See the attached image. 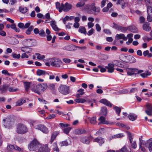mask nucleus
I'll return each mask as SVG.
<instances>
[{
    "label": "nucleus",
    "mask_w": 152,
    "mask_h": 152,
    "mask_svg": "<svg viewBox=\"0 0 152 152\" xmlns=\"http://www.w3.org/2000/svg\"><path fill=\"white\" fill-rule=\"evenodd\" d=\"M48 88V85L47 83H39L37 85L32 84L31 86V90L40 95L41 91H44Z\"/></svg>",
    "instance_id": "nucleus-1"
},
{
    "label": "nucleus",
    "mask_w": 152,
    "mask_h": 152,
    "mask_svg": "<svg viewBox=\"0 0 152 152\" xmlns=\"http://www.w3.org/2000/svg\"><path fill=\"white\" fill-rule=\"evenodd\" d=\"M120 58L121 60L127 63H132L136 61V59L133 56L130 55L122 54L120 55Z\"/></svg>",
    "instance_id": "nucleus-2"
},
{
    "label": "nucleus",
    "mask_w": 152,
    "mask_h": 152,
    "mask_svg": "<svg viewBox=\"0 0 152 152\" xmlns=\"http://www.w3.org/2000/svg\"><path fill=\"white\" fill-rule=\"evenodd\" d=\"M147 6V12L148 15L147 20L148 22L152 21V7L150 6V0H144Z\"/></svg>",
    "instance_id": "nucleus-3"
},
{
    "label": "nucleus",
    "mask_w": 152,
    "mask_h": 152,
    "mask_svg": "<svg viewBox=\"0 0 152 152\" xmlns=\"http://www.w3.org/2000/svg\"><path fill=\"white\" fill-rule=\"evenodd\" d=\"M41 144L36 139H34L28 145V148L30 151H34L38 150Z\"/></svg>",
    "instance_id": "nucleus-4"
},
{
    "label": "nucleus",
    "mask_w": 152,
    "mask_h": 152,
    "mask_svg": "<svg viewBox=\"0 0 152 152\" xmlns=\"http://www.w3.org/2000/svg\"><path fill=\"white\" fill-rule=\"evenodd\" d=\"M28 130L27 128L24 124L20 123L17 125V132L19 134H24L27 132Z\"/></svg>",
    "instance_id": "nucleus-5"
},
{
    "label": "nucleus",
    "mask_w": 152,
    "mask_h": 152,
    "mask_svg": "<svg viewBox=\"0 0 152 152\" xmlns=\"http://www.w3.org/2000/svg\"><path fill=\"white\" fill-rule=\"evenodd\" d=\"M49 62L51 65L57 67H59L62 62L60 59L57 58H52L49 59Z\"/></svg>",
    "instance_id": "nucleus-6"
},
{
    "label": "nucleus",
    "mask_w": 152,
    "mask_h": 152,
    "mask_svg": "<svg viewBox=\"0 0 152 152\" xmlns=\"http://www.w3.org/2000/svg\"><path fill=\"white\" fill-rule=\"evenodd\" d=\"M58 90L60 93L64 95H67L70 93L69 86L65 85L60 86L58 88Z\"/></svg>",
    "instance_id": "nucleus-7"
},
{
    "label": "nucleus",
    "mask_w": 152,
    "mask_h": 152,
    "mask_svg": "<svg viewBox=\"0 0 152 152\" xmlns=\"http://www.w3.org/2000/svg\"><path fill=\"white\" fill-rule=\"evenodd\" d=\"M35 41L34 40L28 39L24 40L22 43L25 47H31L34 46Z\"/></svg>",
    "instance_id": "nucleus-8"
},
{
    "label": "nucleus",
    "mask_w": 152,
    "mask_h": 152,
    "mask_svg": "<svg viewBox=\"0 0 152 152\" xmlns=\"http://www.w3.org/2000/svg\"><path fill=\"white\" fill-rule=\"evenodd\" d=\"M35 127L36 129L41 131L45 133H47L48 132V128L43 125H37L35 126Z\"/></svg>",
    "instance_id": "nucleus-9"
},
{
    "label": "nucleus",
    "mask_w": 152,
    "mask_h": 152,
    "mask_svg": "<svg viewBox=\"0 0 152 152\" xmlns=\"http://www.w3.org/2000/svg\"><path fill=\"white\" fill-rule=\"evenodd\" d=\"M143 146L148 148L150 152L152 151V138H151L146 141L145 144H144Z\"/></svg>",
    "instance_id": "nucleus-10"
},
{
    "label": "nucleus",
    "mask_w": 152,
    "mask_h": 152,
    "mask_svg": "<svg viewBox=\"0 0 152 152\" xmlns=\"http://www.w3.org/2000/svg\"><path fill=\"white\" fill-rule=\"evenodd\" d=\"M141 137L139 138V147L140 149L142 151L145 152L146 151L145 148L143 146L145 143L146 142V141H145L142 140V136L140 137Z\"/></svg>",
    "instance_id": "nucleus-11"
},
{
    "label": "nucleus",
    "mask_w": 152,
    "mask_h": 152,
    "mask_svg": "<svg viewBox=\"0 0 152 152\" xmlns=\"http://www.w3.org/2000/svg\"><path fill=\"white\" fill-rule=\"evenodd\" d=\"M89 138L87 136H83L80 137V140L82 143L89 144L90 143Z\"/></svg>",
    "instance_id": "nucleus-12"
},
{
    "label": "nucleus",
    "mask_w": 152,
    "mask_h": 152,
    "mask_svg": "<svg viewBox=\"0 0 152 152\" xmlns=\"http://www.w3.org/2000/svg\"><path fill=\"white\" fill-rule=\"evenodd\" d=\"M150 23L148 22H145L142 26L143 29L146 31H149L151 29V27L150 26Z\"/></svg>",
    "instance_id": "nucleus-13"
},
{
    "label": "nucleus",
    "mask_w": 152,
    "mask_h": 152,
    "mask_svg": "<svg viewBox=\"0 0 152 152\" xmlns=\"http://www.w3.org/2000/svg\"><path fill=\"white\" fill-rule=\"evenodd\" d=\"M75 47V45H66L63 48V49L69 51H74L76 50Z\"/></svg>",
    "instance_id": "nucleus-14"
},
{
    "label": "nucleus",
    "mask_w": 152,
    "mask_h": 152,
    "mask_svg": "<svg viewBox=\"0 0 152 152\" xmlns=\"http://www.w3.org/2000/svg\"><path fill=\"white\" fill-rule=\"evenodd\" d=\"M23 84L24 85L25 90L26 91H28L30 88L31 89V85L32 84H35L31 82H23Z\"/></svg>",
    "instance_id": "nucleus-15"
},
{
    "label": "nucleus",
    "mask_w": 152,
    "mask_h": 152,
    "mask_svg": "<svg viewBox=\"0 0 152 152\" xmlns=\"http://www.w3.org/2000/svg\"><path fill=\"white\" fill-rule=\"evenodd\" d=\"M56 9L58 10L59 12H61L62 11L64 7V4L63 3H62L60 4L59 2H56Z\"/></svg>",
    "instance_id": "nucleus-16"
},
{
    "label": "nucleus",
    "mask_w": 152,
    "mask_h": 152,
    "mask_svg": "<svg viewBox=\"0 0 152 152\" xmlns=\"http://www.w3.org/2000/svg\"><path fill=\"white\" fill-rule=\"evenodd\" d=\"M114 65L113 64L109 63L108 66H106L105 68L108 69L107 72L109 73H112L114 70Z\"/></svg>",
    "instance_id": "nucleus-17"
},
{
    "label": "nucleus",
    "mask_w": 152,
    "mask_h": 152,
    "mask_svg": "<svg viewBox=\"0 0 152 152\" xmlns=\"http://www.w3.org/2000/svg\"><path fill=\"white\" fill-rule=\"evenodd\" d=\"M38 150L40 152H48L49 151V149L47 145L42 146L41 145V146L39 147Z\"/></svg>",
    "instance_id": "nucleus-18"
},
{
    "label": "nucleus",
    "mask_w": 152,
    "mask_h": 152,
    "mask_svg": "<svg viewBox=\"0 0 152 152\" xmlns=\"http://www.w3.org/2000/svg\"><path fill=\"white\" fill-rule=\"evenodd\" d=\"M14 22V20L11 19H10V23H12V25H10V27L11 28L15 30L16 32H19L20 31L19 29L17 28L16 27L15 24L13 23Z\"/></svg>",
    "instance_id": "nucleus-19"
},
{
    "label": "nucleus",
    "mask_w": 152,
    "mask_h": 152,
    "mask_svg": "<svg viewBox=\"0 0 152 152\" xmlns=\"http://www.w3.org/2000/svg\"><path fill=\"white\" fill-rule=\"evenodd\" d=\"M63 10L64 12H67L69 11L72 8L71 4H69L68 2H66L64 5Z\"/></svg>",
    "instance_id": "nucleus-20"
},
{
    "label": "nucleus",
    "mask_w": 152,
    "mask_h": 152,
    "mask_svg": "<svg viewBox=\"0 0 152 152\" xmlns=\"http://www.w3.org/2000/svg\"><path fill=\"white\" fill-rule=\"evenodd\" d=\"M94 142H98L100 145H101L104 142V139L101 137H98L94 140Z\"/></svg>",
    "instance_id": "nucleus-21"
},
{
    "label": "nucleus",
    "mask_w": 152,
    "mask_h": 152,
    "mask_svg": "<svg viewBox=\"0 0 152 152\" xmlns=\"http://www.w3.org/2000/svg\"><path fill=\"white\" fill-rule=\"evenodd\" d=\"M99 102L110 107H111L112 106V104L106 99H102L100 100Z\"/></svg>",
    "instance_id": "nucleus-22"
},
{
    "label": "nucleus",
    "mask_w": 152,
    "mask_h": 152,
    "mask_svg": "<svg viewBox=\"0 0 152 152\" xmlns=\"http://www.w3.org/2000/svg\"><path fill=\"white\" fill-rule=\"evenodd\" d=\"M115 38L117 39H123L124 41L126 40L127 39V37H125L124 34H116Z\"/></svg>",
    "instance_id": "nucleus-23"
},
{
    "label": "nucleus",
    "mask_w": 152,
    "mask_h": 152,
    "mask_svg": "<svg viewBox=\"0 0 152 152\" xmlns=\"http://www.w3.org/2000/svg\"><path fill=\"white\" fill-rule=\"evenodd\" d=\"M98 120L100 121V123L102 124H109V123L107 121H106L105 118L103 116H100L98 119Z\"/></svg>",
    "instance_id": "nucleus-24"
},
{
    "label": "nucleus",
    "mask_w": 152,
    "mask_h": 152,
    "mask_svg": "<svg viewBox=\"0 0 152 152\" xmlns=\"http://www.w3.org/2000/svg\"><path fill=\"white\" fill-rule=\"evenodd\" d=\"M86 132V131L85 129H78L75 130V133L76 134H85Z\"/></svg>",
    "instance_id": "nucleus-25"
},
{
    "label": "nucleus",
    "mask_w": 152,
    "mask_h": 152,
    "mask_svg": "<svg viewBox=\"0 0 152 152\" xmlns=\"http://www.w3.org/2000/svg\"><path fill=\"white\" fill-rule=\"evenodd\" d=\"M129 30L133 33H136L138 31V29L134 26H131L128 27Z\"/></svg>",
    "instance_id": "nucleus-26"
},
{
    "label": "nucleus",
    "mask_w": 152,
    "mask_h": 152,
    "mask_svg": "<svg viewBox=\"0 0 152 152\" xmlns=\"http://www.w3.org/2000/svg\"><path fill=\"white\" fill-rule=\"evenodd\" d=\"M58 132L55 131L52 134L51 139L50 141V143H52L53 140L55 139L57 136L59 134Z\"/></svg>",
    "instance_id": "nucleus-27"
},
{
    "label": "nucleus",
    "mask_w": 152,
    "mask_h": 152,
    "mask_svg": "<svg viewBox=\"0 0 152 152\" xmlns=\"http://www.w3.org/2000/svg\"><path fill=\"white\" fill-rule=\"evenodd\" d=\"M3 121L4 122V125L5 128H9L10 121L9 119L8 118H6L3 119Z\"/></svg>",
    "instance_id": "nucleus-28"
},
{
    "label": "nucleus",
    "mask_w": 152,
    "mask_h": 152,
    "mask_svg": "<svg viewBox=\"0 0 152 152\" xmlns=\"http://www.w3.org/2000/svg\"><path fill=\"white\" fill-rule=\"evenodd\" d=\"M50 25L53 28L55 31H58L60 30L56 25V23L54 21H52L51 22Z\"/></svg>",
    "instance_id": "nucleus-29"
},
{
    "label": "nucleus",
    "mask_w": 152,
    "mask_h": 152,
    "mask_svg": "<svg viewBox=\"0 0 152 152\" xmlns=\"http://www.w3.org/2000/svg\"><path fill=\"white\" fill-rule=\"evenodd\" d=\"M91 6L89 4H86L83 8V10H86L88 13H90L91 12V9H90Z\"/></svg>",
    "instance_id": "nucleus-30"
},
{
    "label": "nucleus",
    "mask_w": 152,
    "mask_h": 152,
    "mask_svg": "<svg viewBox=\"0 0 152 152\" xmlns=\"http://www.w3.org/2000/svg\"><path fill=\"white\" fill-rule=\"evenodd\" d=\"M8 87L9 86L8 85H4L3 86L1 87L0 88V91L2 93H5L8 88Z\"/></svg>",
    "instance_id": "nucleus-31"
},
{
    "label": "nucleus",
    "mask_w": 152,
    "mask_h": 152,
    "mask_svg": "<svg viewBox=\"0 0 152 152\" xmlns=\"http://www.w3.org/2000/svg\"><path fill=\"white\" fill-rule=\"evenodd\" d=\"M128 117L129 120L132 121L135 120L137 118V116L134 114H130Z\"/></svg>",
    "instance_id": "nucleus-32"
},
{
    "label": "nucleus",
    "mask_w": 152,
    "mask_h": 152,
    "mask_svg": "<svg viewBox=\"0 0 152 152\" xmlns=\"http://www.w3.org/2000/svg\"><path fill=\"white\" fill-rule=\"evenodd\" d=\"M101 115L106 116L107 113V109L106 107H103L101 108Z\"/></svg>",
    "instance_id": "nucleus-33"
},
{
    "label": "nucleus",
    "mask_w": 152,
    "mask_h": 152,
    "mask_svg": "<svg viewBox=\"0 0 152 152\" xmlns=\"http://www.w3.org/2000/svg\"><path fill=\"white\" fill-rule=\"evenodd\" d=\"M126 132L127 133L128 137L130 143H132V142H133L134 136L130 132L128 131H126Z\"/></svg>",
    "instance_id": "nucleus-34"
},
{
    "label": "nucleus",
    "mask_w": 152,
    "mask_h": 152,
    "mask_svg": "<svg viewBox=\"0 0 152 152\" xmlns=\"http://www.w3.org/2000/svg\"><path fill=\"white\" fill-rule=\"evenodd\" d=\"M46 74L48 75V73L46 72L45 71L42 70L38 69L37 71V74L39 76L45 75Z\"/></svg>",
    "instance_id": "nucleus-35"
},
{
    "label": "nucleus",
    "mask_w": 152,
    "mask_h": 152,
    "mask_svg": "<svg viewBox=\"0 0 152 152\" xmlns=\"http://www.w3.org/2000/svg\"><path fill=\"white\" fill-rule=\"evenodd\" d=\"M26 102L25 100L23 99H20L16 102V106H20L22 105L23 103Z\"/></svg>",
    "instance_id": "nucleus-36"
},
{
    "label": "nucleus",
    "mask_w": 152,
    "mask_h": 152,
    "mask_svg": "<svg viewBox=\"0 0 152 152\" xmlns=\"http://www.w3.org/2000/svg\"><path fill=\"white\" fill-rule=\"evenodd\" d=\"M78 31L81 33L84 34L85 35H86L87 33L86 29L84 26L80 27Z\"/></svg>",
    "instance_id": "nucleus-37"
},
{
    "label": "nucleus",
    "mask_w": 152,
    "mask_h": 152,
    "mask_svg": "<svg viewBox=\"0 0 152 152\" xmlns=\"http://www.w3.org/2000/svg\"><path fill=\"white\" fill-rule=\"evenodd\" d=\"M113 109L118 115L119 116L121 111V108L117 106H115L114 107Z\"/></svg>",
    "instance_id": "nucleus-38"
},
{
    "label": "nucleus",
    "mask_w": 152,
    "mask_h": 152,
    "mask_svg": "<svg viewBox=\"0 0 152 152\" xmlns=\"http://www.w3.org/2000/svg\"><path fill=\"white\" fill-rule=\"evenodd\" d=\"M11 42L10 43L11 44H16L18 43V40L15 37H12L11 38Z\"/></svg>",
    "instance_id": "nucleus-39"
},
{
    "label": "nucleus",
    "mask_w": 152,
    "mask_h": 152,
    "mask_svg": "<svg viewBox=\"0 0 152 152\" xmlns=\"http://www.w3.org/2000/svg\"><path fill=\"white\" fill-rule=\"evenodd\" d=\"M34 27L33 26H30L26 31V33L28 35H29L31 34V31L33 29Z\"/></svg>",
    "instance_id": "nucleus-40"
},
{
    "label": "nucleus",
    "mask_w": 152,
    "mask_h": 152,
    "mask_svg": "<svg viewBox=\"0 0 152 152\" xmlns=\"http://www.w3.org/2000/svg\"><path fill=\"white\" fill-rule=\"evenodd\" d=\"M19 10L22 13H25L27 12L28 9L26 7L22 8L21 7H20Z\"/></svg>",
    "instance_id": "nucleus-41"
},
{
    "label": "nucleus",
    "mask_w": 152,
    "mask_h": 152,
    "mask_svg": "<svg viewBox=\"0 0 152 152\" xmlns=\"http://www.w3.org/2000/svg\"><path fill=\"white\" fill-rule=\"evenodd\" d=\"M75 101L77 103H83L86 102V100L83 99L78 98L75 100Z\"/></svg>",
    "instance_id": "nucleus-42"
},
{
    "label": "nucleus",
    "mask_w": 152,
    "mask_h": 152,
    "mask_svg": "<svg viewBox=\"0 0 152 152\" xmlns=\"http://www.w3.org/2000/svg\"><path fill=\"white\" fill-rule=\"evenodd\" d=\"M85 4V2L84 1H80L77 3L76 5V7H83Z\"/></svg>",
    "instance_id": "nucleus-43"
},
{
    "label": "nucleus",
    "mask_w": 152,
    "mask_h": 152,
    "mask_svg": "<svg viewBox=\"0 0 152 152\" xmlns=\"http://www.w3.org/2000/svg\"><path fill=\"white\" fill-rule=\"evenodd\" d=\"M71 129L72 128L70 127L65 128L63 129L64 132L66 134H68Z\"/></svg>",
    "instance_id": "nucleus-44"
},
{
    "label": "nucleus",
    "mask_w": 152,
    "mask_h": 152,
    "mask_svg": "<svg viewBox=\"0 0 152 152\" xmlns=\"http://www.w3.org/2000/svg\"><path fill=\"white\" fill-rule=\"evenodd\" d=\"M128 29V28L127 27H122L120 26L118 30H120L123 32H125L127 31Z\"/></svg>",
    "instance_id": "nucleus-45"
},
{
    "label": "nucleus",
    "mask_w": 152,
    "mask_h": 152,
    "mask_svg": "<svg viewBox=\"0 0 152 152\" xmlns=\"http://www.w3.org/2000/svg\"><path fill=\"white\" fill-rule=\"evenodd\" d=\"M96 117H94L91 118L90 119V122L93 124H95L96 123Z\"/></svg>",
    "instance_id": "nucleus-46"
},
{
    "label": "nucleus",
    "mask_w": 152,
    "mask_h": 152,
    "mask_svg": "<svg viewBox=\"0 0 152 152\" xmlns=\"http://www.w3.org/2000/svg\"><path fill=\"white\" fill-rule=\"evenodd\" d=\"M11 56L14 58L19 59L20 57V54H17L14 53H12Z\"/></svg>",
    "instance_id": "nucleus-47"
},
{
    "label": "nucleus",
    "mask_w": 152,
    "mask_h": 152,
    "mask_svg": "<svg viewBox=\"0 0 152 152\" xmlns=\"http://www.w3.org/2000/svg\"><path fill=\"white\" fill-rule=\"evenodd\" d=\"M69 144L67 140H66L61 142V146H67Z\"/></svg>",
    "instance_id": "nucleus-48"
},
{
    "label": "nucleus",
    "mask_w": 152,
    "mask_h": 152,
    "mask_svg": "<svg viewBox=\"0 0 152 152\" xmlns=\"http://www.w3.org/2000/svg\"><path fill=\"white\" fill-rule=\"evenodd\" d=\"M48 87L50 90H53L55 88V86L54 84L50 83L48 84Z\"/></svg>",
    "instance_id": "nucleus-49"
},
{
    "label": "nucleus",
    "mask_w": 152,
    "mask_h": 152,
    "mask_svg": "<svg viewBox=\"0 0 152 152\" xmlns=\"http://www.w3.org/2000/svg\"><path fill=\"white\" fill-rule=\"evenodd\" d=\"M91 10L94 12H100V8L99 7H94L93 8H91Z\"/></svg>",
    "instance_id": "nucleus-50"
},
{
    "label": "nucleus",
    "mask_w": 152,
    "mask_h": 152,
    "mask_svg": "<svg viewBox=\"0 0 152 152\" xmlns=\"http://www.w3.org/2000/svg\"><path fill=\"white\" fill-rule=\"evenodd\" d=\"M114 62L116 66L119 67H121L122 65V64H121V63L120 61L118 60H114Z\"/></svg>",
    "instance_id": "nucleus-51"
},
{
    "label": "nucleus",
    "mask_w": 152,
    "mask_h": 152,
    "mask_svg": "<svg viewBox=\"0 0 152 152\" xmlns=\"http://www.w3.org/2000/svg\"><path fill=\"white\" fill-rule=\"evenodd\" d=\"M120 152H131V151H130L128 150L126 146H124L121 149Z\"/></svg>",
    "instance_id": "nucleus-52"
},
{
    "label": "nucleus",
    "mask_w": 152,
    "mask_h": 152,
    "mask_svg": "<svg viewBox=\"0 0 152 152\" xmlns=\"http://www.w3.org/2000/svg\"><path fill=\"white\" fill-rule=\"evenodd\" d=\"M129 91L126 89H124L120 91H119V93L120 94H124L127 93Z\"/></svg>",
    "instance_id": "nucleus-53"
},
{
    "label": "nucleus",
    "mask_w": 152,
    "mask_h": 152,
    "mask_svg": "<svg viewBox=\"0 0 152 152\" xmlns=\"http://www.w3.org/2000/svg\"><path fill=\"white\" fill-rule=\"evenodd\" d=\"M124 135L122 133L118 134L115 135H114L113 137L114 138H119L122 137H124Z\"/></svg>",
    "instance_id": "nucleus-54"
},
{
    "label": "nucleus",
    "mask_w": 152,
    "mask_h": 152,
    "mask_svg": "<svg viewBox=\"0 0 152 152\" xmlns=\"http://www.w3.org/2000/svg\"><path fill=\"white\" fill-rule=\"evenodd\" d=\"M117 4H121L122 7L125 5V3L124 0H118Z\"/></svg>",
    "instance_id": "nucleus-55"
},
{
    "label": "nucleus",
    "mask_w": 152,
    "mask_h": 152,
    "mask_svg": "<svg viewBox=\"0 0 152 152\" xmlns=\"http://www.w3.org/2000/svg\"><path fill=\"white\" fill-rule=\"evenodd\" d=\"M39 34L42 37H44L46 36L45 33L43 29H42L39 31Z\"/></svg>",
    "instance_id": "nucleus-56"
},
{
    "label": "nucleus",
    "mask_w": 152,
    "mask_h": 152,
    "mask_svg": "<svg viewBox=\"0 0 152 152\" xmlns=\"http://www.w3.org/2000/svg\"><path fill=\"white\" fill-rule=\"evenodd\" d=\"M113 28H115L116 29L119 30L120 26L118 25L115 24V23H113Z\"/></svg>",
    "instance_id": "nucleus-57"
},
{
    "label": "nucleus",
    "mask_w": 152,
    "mask_h": 152,
    "mask_svg": "<svg viewBox=\"0 0 152 152\" xmlns=\"http://www.w3.org/2000/svg\"><path fill=\"white\" fill-rule=\"evenodd\" d=\"M95 30L93 28H91V29L88 31L87 33V34L88 36L92 35L94 32Z\"/></svg>",
    "instance_id": "nucleus-58"
},
{
    "label": "nucleus",
    "mask_w": 152,
    "mask_h": 152,
    "mask_svg": "<svg viewBox=\"0 0 152 152\" xmlns=\"http://www.w3.org/2000/svg\"><path fill=\"white\" fill-rule=\"evenodd\" d=\"M130 143L131 144V146L132 148L134 149H135L136 148L137 145L136 141H133V142H132V143Z\"/></svg>",
    "instance_id": "nucleus-59"
},
{
    "label": "nucleus",
    "mask_w": 152,
    "mask_h": 152,
    "mask_svg": "<svg viewBox=\"0 0 152 152\" xmlns=\"http://www.w3.org/2000/svg\"><path fill=\"white\" fill-rule=\"evenodd\" d=\"M37 16L39 18L45 19V16L41 13H38L37 14Z\"/></svg>",
    "instance_id": "nucleus-60"
},
{
    "label": "nucleus",
    "mask_w": 152,
    "mask_h": 152,
    "mask_svg": "<svg viewBox=\"0 0 152 152\" xmlns=\"http://www.w3.org/2000/svg\"><path fill=\"white\" fill-rule=\"evenodd\" d=\"M18 26L20 28L24 29V24L22 23H19L18 24Z\"/></svg>",
    "instance_id": "nucleus-61"
},
{
    "label": "nucleus",
    "mask_w": 152,
    "mask_h": 152,
    "mask_svg": "<svg viewBox=\"0 0 152 152\" xmlns=\"http://www.w3.org/2000/svg\"><path fill=\"white\" fill-rule=\"evenodd\" d=\"M59 125L62 127L63 128L67 127L70 126V125L69 124H63L62 123H60Z\"/></svg>",
    "instance_id": "nucleus-62"
},
{
    "label": "nucleus",
    "mask_w": 152,
    "mask_h": 152,
    "mask_svg": "<svg viewBox=\"0 0 152 152\" xmlns=\"http://www.w3.org/2000/svg\"><path fill=\"white\" fill-rule=\"evenodd\" d=\"M145 20V18L143 16H140L139 18L140 23H144V21Z\"/></svg>",
    "instance_id": "nucleus-63"
},
{
    "label": "nucleus",
    "mask_w": 152,
    "mask_h": 152,
    "mask_svg": "<svg viewBox=\"0 0 152 152\" xmlns=\"http://www.w3.org/2000/svg\"><path fill=\"white\" fill-rule=\"evenodd\" d=\"M146 107H147L148 110H152V105L151 104H148L146 105Z\"/></svg>",
    "instance_id": "nucleus-64"
}]
</instances>
